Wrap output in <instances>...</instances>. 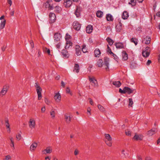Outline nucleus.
<instances>
[{
    "mask_svg": "<svg viewBox=\"0 0 160 160\" xmlns=\"http://www.w3.org/2000/svg\"><path fill=\"white\" fill-rule=\"evenodd\" d=\"M55 3H53L52 0H48L45 3V6L46 8H48L49 10H53L54 9Z\"/></svg>",
    "mask_w": 160,
    "mask_h": 160,
    "instance_id": "f257e3e1",
    "label": "nucleus"
},
{
    "mask_svg": "<svg viewBox=\"0 0 160 160\" xmlns=\"http://www.w3.org/2000/svg\"><path fill=\"white\" fill-rule=\"evenodd\" d=\"M35 87L36 88V90L38 95V98L39 100H41L42 98L41 92L42 89L37 83L35 84Z\"/></svg>",
    "mask_w": 160,
    "mask_h": 160,
    "instance_id": "f03ea898",
    "label": "nucleus"
},
{
    "mask_svg": "<svg viewBox=\"0 0 160 160\" xmlns=\"http://www.w3.org/2000/svg\"><path fill=\"white\" fill-rule=\"evenodd\" d=\"M70 38V36L67 33L65 36V39L67 41L66 43V45L65 47L66 49L68 48L70 46H72V42L69 40Z\"/></svg>",
    "mask_w": 160,
    "mask_h": 160,
    "instance_id": "7ed1b4c3",
    "label": "nucleus"
},
{
    "mask_svg": "<svg viewBox=\"0 0 160 160\" xmlns=\"http://www.w3.org/2000/svg\"><path fill=\"white\" fill-rule=\"evenodd\" d=\"M9 88V86L7 85L4 86L0 92V96L2 97L5 95L7 93Z\"/></svg>",
    "mask_w": 160,
    "mask_h": 160,
    "instance_id": "20e7f679",
    "label": "nucleus"
},
{
    "mask_svg": "<svg viewBox=\"0 0 160 160\" xmlns=\"http://www.w3.org/2000/svg\"><path fill=\"white\" fill-rule=\"evenodd\" d=\"M61 35L58 33H55L54 36V42L56 43L60 42L61 39Z\"/></svg>",
    "mask_w": 160,
    "mask_h": 160,
    "instance_id": "39448f33",
    "label": "nucleus"
},
{
    "mask_svg": "<svg viewBox=\"0 0 160 160\" xmlns=\"http://www.w3.org/2000/svg\"><path fill=\"white\" fill-rule=\"evenodd\" d=\"M29 126L31 129H33L35 127V121L33 118H31L28 122Z\"/></svg>",
    "mask_w": 160,
    "mask_h": 160,
    "instance_id": "423d86ee",
    "label": "nucleus"
},
{
    "mask_svg": "<svg viewBox=\"0 0 160 160\" xmlns=\"http://www.w3.org/2000/svg\"><path fill=\"white\" fill-rule=\"evenodd\" d=\"M73 28L76 30H79L81 27V25L77 21H75L73 23Z\"/></svg>",
    "mask_w": 160,
    "mask_h": 160,
    "instance_id": "0eeeda50",
    "label": "nucleus"
},
{
    "mask_svg": "<svg viewBox=\"0 0 160 160\" xmlns=\"http://www.w3.org/2000/svg\"><path fill=\"white\" fill-rule=\"evenodd\" d=\"M157 132L158 130L157 128H153L148 131L147 132V134L149 136H151L155 134Z\"/></svg>",
    "mask_w": 160,
    "mask_h": 160,
    "instance_id": "6e6552de",
    "label": "nucleus"
},
{
    "mask_svg": "<svg viewBox=\"0 0 160 160\" xmlns=\"http://www.w3.org/2000/svg\"><path fill=\"white\" fill-rule=\"evenodd\" d=\"M72 4V0H64L63 4L66 7H70Z\"/></svg>",
    "mask_w": 160,
    "mask_h": 160,
    "instance_id": "1a4fd4ad",
    "label": "nucleus"
},
{
    "mask_svg": "<svg viewBox=\"0 0 160 160\" xmlns=\"http://www.w3.org/2000/svg\"><path fill=\"white\" fill-rule=\"evenodd\" d=\"M49 16L51 22L53 23L54 22L56 18L55 14L54 13L51 12L49 14Z\"/></svg>",
    "mask_w": 160,
    "mask_h": 160,
    "instance_id": "9d476101",
    "label": "nucleus"
},
{
    "mask_svg": "<svg viewBox=\"0 0 160 160\" xmlns=\"http://www.w3.org/2000/svg\"><path fill=\"white\" fill-rule=\"evenodd\" d=\"M64 119L66 122L67 123H69L71 121V117H70V115H68V114H65L64 115Z\"/></svg>",
    "mask_w": 160,
    "mask_h": 160,
    "instance_id": "9b49d317",
    "label": "nucleus"
},
{
    "mask_svg": "<svg viewBox=\"0 0 160 160\" xmlns=\"http://www.w3.org/2000/svg\"><path fill=\"white\" fill-rule=\"evenodd\" d=\"M54 99L57 102H59L61 99V96L59 92L56 93L54 96Z\"/></svg>",
    "mask_w": 160,
    "mask_h": 160,
    "instance_id": "f8f14e48",
    "label": "nucleus"
},
{
    "mask_svg": "<svg viewBox=\"0 0 160 160\" xmlns=\"http://www.w3.org/2000/svg\"><path fill=\"white\" fill-rule=\"evenodd\" d=\"M52 150L50 147H47L46 149L42 151L43 154H50L52 152Z\"/></svg>",
    "mask_w": 160,
    "mask_h": 160,
    "instance_id": "ddd939ff",
    "label": "nucleus"
},
{
    "mask_svg": "<svg viewBox=\"0 0 160 160\" xmlns=\"http://www.w3.org/2000/svg\"><path fill=\"white\" fill-rule=\"evenodd\" d=\"M122 60L126 61L128 58V54L125 51H123L122 52Z\"/></svg>",
    "mask_w": 160,
    "mask_h": 160,
    "instance_id": "4468645a",
    "label": "nucleus"
},
{
    "mask_svg": "<svg viewBox=\"0 0 160 160\" xmlns=\"http://www.w3.org/2000/svg\"><path fill=\"white\" fill-rule=\"evenodd\" d=\"M115 45L117 49H120L124 48V45L122 42H116L115 43Z\"/></svg>",
    "mask_w": 160,
    "mask_h": 160,
    "instance_id": "2eb2a0df",
    "label": "nucleus"
},
{
    "mask_svg": "<svg viewBox=\"0 0 160 160\" xmlns=\"http://www.w3.org/2000/svg\"><path fill=\"white\" fill-rule=\"evenodd\" d=\"M124 89L125 93H127L129 94L132 93L134 91V89H131V88L127 87H124Z\"/></svg>",
    "mask_w": 160,
    "mask_h": 160,
    "instance_id": "dca6fc26",
    "label": "nucleus"
},
{
    "mask_svg": "<svg viewBox=\"0 0 160 160\" xmlns=\"http://www.w3.org/2000/svg\"><path fill=\"white\" fill-rule=\"evenodd\" d=\"M89 80L90 82H92L94 87H97L98 86L97 81L94 78H89Z\"/></svg>",
    "mask_w": 160,
    "mask_h": 160,
    "instance_id": "f3484780",
    "label": "nucleus"
},
{
    "mask_svg": "<svg viewBox=\"0 0 160 160\" xmlns=\"http://www.w3.org/2000/svg\"><path fill=\"white\" fill-rule=\"evenodd\" d=\"M80 47L78 45L75 46L76 53L77 56L80 55L81 53Z\"/></svg>",
    "mask_w": 160,
    "mask_h": 160,
    "instance_id": "a211bd4d",
    "label": "nucleus"
},
{
    "mask_svg": "<svg viewBox=\"0 0 160 160\" xmlns=\"http://www.w3.org/2000/svg\"><path fill=\"white\" fill-rule=\"evenodd\" d=\"M79 69L80 68L79 65L78 64L75 63L74 66L73 72H74L78 73L79 71Z\"/></svg>",
    "mask_w": 160,
    "mask_h": 160,
    "instance_id": "6ab92c4d",
    "label": "nucleus"
},
{
    "mask_svg": "<svg viewBox=\"0 0 160 160\" xmlns=\"http://www.w3.org/2000/svg\"><path fill=\"white\" fill-rule=\"evenodd\" d=\"M143 136L141 135H138L136 133H135L134 137L133 138V139L135 140H142V139Z\"/></svg>",
    "mask_w": 160,
    "mask_h": 160,
    "instance_id": "aec40b11",
    "label": "nucleus"
},
{
    "mask_svg": "<svg viewBox=\"0 0 160 160\" xmlns=\"http://www.w3.org/2000/svg\"><path fill=\"white\" fill-rule=\"evenodd\" d=\"M56 110L55 109H52L50 112V114L51 116V117L52 118H54L55 116L56 113Z\"/></svg>",
    "mask_w": 160,
    "mask_h": 160,
    "instance_id": "412c9836",
    "label": "nucleus"
},
{
    "mask_svg": "<svg viewBox=\"0 0 160 160\" xmlns=\"http://www.w3.org/2000/svg\"><path fill=\"white\" fill-rule=\"evenodd\" d=\"M94 53L95 57H99L100 56L101 53L98 48H96L94 50Z\"/></svg>",
    "mask_w": 160,
    "mask_h": 160,
    "instance_id": "4be33fe9",
    "label": "nucleus"
},
{
    "mask_svg": "<svg viewBox=\"0 0 160 160\" xmlns=\"http://www.w3.org/2000/svg\"><path fill=\"white\" fill-rule=\"evenodd\" d=\"M61 53L63 57L65 58H68L69 56V54L67 50L63 49Z\"/></svg>",
    "mask_w": 160,
    "mask_h": 160,
    "instance_id": "5701e85b",
    "label": "nucleus"
},
{
    "mask_svg": "<svg viewBox=\"0 0 160 160\" xmlns=\"http://www.w3.org/2000/svg\"><path fill=\"white\" fill-rule=\"evenodd\" d=\"M92 26L91 25H88L86 27V32L88 33H90L92 30Z\"/></svg>",
    "mask_w": 160,
    "mask_h": 160,
    "instance_id": "b1692460",
    "label": "nucleus"
},
{
    "mask_svg": "<svg viewBox=\"0 0 160 160\" xmlns=\"http://www.w3.org/2000/svg\"><path fill=\"white\" fill-rule=\"evenodd\" d=\"M106 18L108 21H112L113 20V18L112 15L110 14H106Z\"/></svg>",
    "mask_w": 160,
    "mask_h": 160,
    "instance_id": "393cba45",
    "label": "nucleus"
},
{
    "mask_svg": "<svg viewBox=\"0 0 160 160\" xmlns=\"http://www.w3.org/2000/svg\"><path fill=\"white\" fill-rule=\"evenodd\" d=\"M129 17V14L128 12L126 11L123 12L122 15V18L123 19H127Z\"/></svg>",
    "mask_w": 160,
    "mask_h": 160,
    "instance_id": "a878e982",
    "label": "nucleus"
},
{
    "mask_svg": "<svg viewBox=\"0 0 160 160\" xmlns=\"http://www.w3.org/2000/svg\"><path fill=\"white\" fill-rule=\"evenodd\" d=\"M9 138L11 142L10 143V146L12 149H14L15 148L14 145V138L12 137H10Z\"/></svg>",
    "mask_w": 160,
    "mask_h": 160,
    "instance_id": "bb28decb",
    "label": "nucleus"
},
{
    "mask_svg": "<svg viewBox=\"0 0 160 160\" xmlns=\"http://www.w3.org/2000/svg\"><path fill=\"white\" fill-rule=\"evenodd\" d=\"M37 146V143L36 142H34L32 143L30 146V149L31 151L34 150Z\"/></svg>",
    "mask_w": 160,
    "mask_h": 160,
    "instance_id": "cd10ccee",
    "label": "nucleus"
},
{
    "mask_svg": "<svg viewBox=\"0 0 160 160\" xmlns=\"http://www.w3.org/2000/svg\"><path fill=\"white\" fill-rule=\"evenodd\" d=\"M122 24L121 22H119L116 27V29L117 32H119L122 29Z\"/></svg>",
    "mask_w": 160,
    "mask_h": 160,
    "instance_id": "c85d7f7f",
    "label": "nucleus"
},
{
    "mask_svg": "<svg viewBox=\"0 0 160 160\" xmlns=\"http://www.w3.org/2000/svg\"><path fill=\"white\" fill-rule=\"evenodd\" d=\"M75 14L76 16L77 17H79L80 16V8H79L78 7L77 8L75 12Z\"/></svg>",
    "mask_w": 160,
    "mask_h": 160,
    "instance_id": "c756f323",
    "label": "nucleus"
},
{
    "mask_svg": "<svg viewBox=\"0 0 160 160\" xmlns=\"http://www.w3.org/2000/svg\"><path fill=\"white\" fill-rule=\"evenodd\" d=\"M103 12L101 11L98 10L97 12L96 16L99 18H102L103 16Z\"/></svg>",
    "mask_w": 160,
    "mask_h": 160,
    "instance_id": "7c9ffc66",
    "label": "nucleus"
},
{
    "mask_svg": "<svg viewBox=\"0 0 160 160\" xmlns=\"http://www.w3.org/2000/svg\"><path fill=\"white\" fill-rule=\"evenodd\" d=\"M112 84L117 88L119 87L121 85V83L119 81H113Z\"/></svg>",
    "mask_w": 160,
    "mask_h": 160,
    "instance_id": "2f4dec72",
    "label": "nucleus"
},
{
    "mask_svg": "<svg viewBox=\"0 0 160 160\" xmlns=\"http://www.w3.org/2000/svg\"><path fill=\"white\" fill-rule=\"evenodd\" d=\"M142 55L144 57H148L150 55V52L148 51H146L143 50L142 52Z\"/></svg>",
    "mask_w": 160,
    "mask_h": 160,
    "instance_id": "473e14b6",
    "label": "nucleus"
},
{
    "mask_svg": "<svg viewBox=\"0 0 160 160\" xmlns=\"http://www.w3.org/2000/svg\"><path fill=\"white\" fill-rule=\"evenodd\" d=\"M6 23V20L5 19H4L1 21L0 25V29H3L4 28Z\"/></svg>",
    "mask_w": 160,
    "mask_h": 160,
    "instance_id": "72a5a7b5",
    "label": "nucleus"
},
{
    "mask_svg": "<svg viewBox=\"0 0 160 160\" xmlns=\"http://www.w3.org/2000/svg\"><path fill=\"white\" fill-rule=\"evenodd\" d=\"M106 40L110 46L112 45L114 42V41L109 37L107 38Z\"/></svg>",
    "mask_w": 160,
    "mask_h": 160,
    "instance_id": "f704fd0d",
    "label": "nucleus"
},
{
    "mask_svg": "<svg viewBox=\"0 0 160 160\" xmlns=\"http://www.w3.org/2000/svg\"><path fill=\"white\" fill-rule=\"evenodd\" d=\"M105 141H112V138L110 136V135L108 134H105Z\"/></svg>",
    "mask_w": 160,
    "mask_h": 160,
    "instance_id": "c9c22d12",
    "label": "nucleus"
},
{
    "mask_svg": "<svg viewBox=\"0 0 160 160\" xmlns=\"http://www.w3.org/2000/svg\"><path fill=\"white\" fill-rule=\"evenodd\" d=\"M104 64L106 67L105 68V69L106 70H107V69L109 68L108 66H109V59H104Z\"/></svg>",
    "mask_w": 160,
    "mask_h": 160,
    "instance_id": "e433bc0d",
    "label": "nucleus"
},
{
    "mask_svg": "<svg viewBox=\"0 0 160 160\" xmlns=\"http://www.w3.org/2000/svg\"><path fill=\"white\" fill-rule=\"evenodd\" d=\"M103 61L101 59H99L97 62V64L99 67H101L103 65Z\"/></svg>",
    "mask_w": 160,
    "mask_h": 160,
    "instance_id": "4c0bfd02",
    "label": "nucleus"
},
{
    "mask_svg": "<svg viewBox=\"0 0 160 160\" xmlns=\"http://www.w3.org/2000/svg\"><path fill=\"white\" fill-rule=\"evenodd\" d=\"M144 41H145V43L146 44H148L150 43L151 38L148 37H146L144 39Z\"/></svg>",
    "mask_w": 160,
    "mask_h": 160,
    "instance_id": "58836bf2",
    "label": "nucleus"
},
{
    "mask_svg": "<svg viewBox=\"0 0 160 160\" xmlns=\"http://www.w3.org/2000/svg\"><path fill=\"white\" fill-rule=\"evenodd\" d=\"M55 11L56 12H59L61 10V8L59 6H55L54 4Z\"/></svg>",
    "mask_w": 160,
    "mask_h": 160,
    "instance_id": "ea45409f",
    "label": "nucleus"
},
{
    "mask_svg": "<svg viewBox=\"0 0 160 160\" xmlns=\"http://www.w3.org/2000/svg\"><path fill=\"white\" fill-rule=\"evenodd\" d=\"M137 2V0H130V2H128V4L131 5L132 6H134L136 5Z\"/></svg>",
    "mask_w": 160,
    "mask_h": 160,
    "instance_id": "a19ab883",
    "label": "nucleus"
},
{
    "mask_svg": "<svg viewBox=\"0 0 160 160\" xmlns=\"http://www.w3.org/2000/svg\"><path fill=\"white\" fill-rule=\"evenodd\" d=\"M5 125L7 128H9V127H10L9 120L8 118H6L5 120Z\"/></svg>",
    "mask_w": 160,
    "mask_h": 160,
    "instance_id": "79ce46f5",
    "label": "nucleus"
},
{
    "mask_svg": "<svg viewBox=\"0 0 160 160\" xmlns=\"http://www.w3.org/2000/svg\"><path fill=\"white\" fill-rule=\"evenodd\" d=\"M131 41L133 42L135 45H136L138 44V40L135 38H132Z\"/></svg>",
    "mask_w": 160,
    "mask_h": 160,
    "instance_id": "37998d69",
    "label": "nucleus"
},
{
    "mask_svg": "<svg viewBox=\"0 0 160 160\" xmlns=\"http://www.w3.org/2000/svg\"><path fill=\"white\" fill-rule=\"evenodd\" d=\"M98 108L101 111L103 112L105 111V109L100 104L98 105Z\"/></svg>",
    "mask_w": 160,
    "mask_h": 160,
    "instance_id": "c03bdc74",
    "label": "nucleus"
},
{
    "mask_svg": "<svg viewBox=\"0 0 160 160\" xmlns=\"http://www.w3.org/2000/svg\"><path fill=\"white\" fill-rule=\"evenodd\" d=\"M129 106L131 107H132V105L133 104V102L132 98H129Z\"/></svg>",
    "mask_w": 160,
    "mask_h": 160,
    "instance_id": "a18cd8bd",
    "label": "nucleus"
},
{
    "mask_svg": "<svg viewBox=\"0 0 160 160\" xmlns=\"http://www.w3.org/2000/svg\"><path fill=\"white\" fill-rule=\"evenodd\" d=\"M44 52H45L47 53L49 55H50V50L47 48H45L44 50Z\"/></svg>",
    "mask_w": 160,
    "mask_h": 160,
    "instance_id": "49530a36",
    "label": "nucleus"
},
{
    "mask_svg": "<svg viewBox=\"0 0 160 160\" xmlns=\"http://www.w3.org/2000/svg\"><path fill=\"white\" fill-rule=\"evenodd\" d=\"M106 144L108 145V146L109 147H111L112 145V141H105Z\"/></svg>",
    "mask_w": 160,
    "mask_h": 160,
    "instance_id": "de8ad7c7",
    "label": "nucleus"
},
{
    "mask_svg": "<svg viewBox=\"0 0 160 160\" xmlns=\"http://www.w3.org/2000/svg\"><path fill=\"white\" fill-rule=\"evenodd\" d=\"M111 54H112L113 57L114 58V59L117 61H118V60L119 58L115 54L113 53L112 52V53H111Z\"/></svg>",
    "mask_w": 160,
    "mask_h": 160,
    "instance_id": "09e8293b",
    "label": "nucleus"
},
{
    "mask_svg": "<svg viewBox=\"0 0 160 160\" xmlns=\"http://www.w3.org/2000/svg\"><path fill=\"white\" fill-rule=\"evenodd\" d=\"M16 138L18 140H20L21 138V135L19 133L18 134L16 135Z\"/></svg>",
    "mask_w": 160,
    "mask_h": 160,
    "instance_id": "8fccbe9b",
    "label": "nucleus"
},
{
    "mask_svg": "<svg viewBox=\"0 0 160 160\" xmlns=\"http://www.w3.org/2000/svg\"><path fill=\"white\" fill-rule=\"evenodd\" d=\"M126 134L128 136H131V132L128 130H127L125 132Z\"/></svg>",
    "mask_w": 160,
    "mask_h": 160,
    "instance_id": "3c124183",
    "label": "nucleus"
},
{
    "mask_svg": "<svg viewBox=\"0 0 160 160\" xmlns=\"http://www.w3.org/2000/svg\"><path fill=\"white\" fill-rule=\"evenodd\" d=\"M86 46L83 45L82 48V51L83 53H85L87 52V49L86 48Z\"/></svg>",
    "mask_w": 160,
    "mask_h": 160,
    "instance_id": "603ef678",
    "label": "nucleus"
},
{
    "mask_svg": "<svg viewBox=\"0 0 160 160\" xmlns=\"http://www.w3.org/2000/svg\"><path fill=\"white\" fill-rule=\"evenodd\" d=\"M119 92L122 94L125 93V91L124 87L123 88V90H122L121 88L119 89Z\"/></svg>",
    "mask_w": 160,
    "mask_h": 160,
    "instance_id": "864d4df0",
    "label": "nucleus"
},
{
    "mask_svg": "<svg viewBox=\"0 0 160 160\" xmlns=\"http://www.w3.org/2000/svg\"><path fill=\"white\" fill-rule=\"evenodd\" d=\"M45 102L48 105H49L50 103V102L47 98H45Z\"/></svg>",
    "mask_w": 160,
    "mask_h": 160,
    "instance_id": "5fc2aeb1",
    "label": "nucleus"
},
{
    "mask_svg": "<svg viewBox=\"0 0 160 160\" xmlns=\"http://www.w3.org/2000/svg\"><path fill=\"white\" fill-rule=\"evenodd\" d=\"M11 159V156L8 155L6 156L5 158L4 159V160H10Z\"/></svg>",
    "mask_w": 160,
    "mask_h": 160,
    "instance_id": "6e6d98bb",
    "label": "nucleus"
},
{
    "mask_svg": "<svg viewBox=\"0 0 160 160\" xmlns=\"http://www.w3.org/2000/svg\"><path fill=\"white\" fill-rule=\"evenodd\" d=\"M91 108H88L87 109V114L89 115H91L90 111H91Z\"/></svg>",
    "mask_w": 160,
    "mask_h": 160,
    "instance_id": "4d7b16f0",
    "label": "nucleus"
},
{
    "mask_svg": "<svg viewBox=\"0 0 160 160\" xmlns=\"http://www.w3.org/2000/svg\"><path fill=\"white\" fill-rule=\"evenodd\" d=\"M66 92L67 93H69L71 95H72V94L70 92V90L69 88H66Z\"/></svg>",
    "mask_w": 160,
    "mask_h": 160,
    "instance_id": "13d9d810",
    "label": "nucleus"
},
{
    "mask_svg": "<svg viewBox=\"0 0 160 160\" xmlns=\"http://www.w3.org/2000/svg\"><path fill=\"white\" fill-rule=\"evenodd\" d=\"M122 154H123L125 156H128V154L125 151L123 150L122 151Z\"/></svg>",
    "mask_w": 160,
    "mask_h": 160,
    "instance_id": "bf43d9fd",
    "label": "nucleus"
},
{
    "mask_svg": "<svg viewBox=\"0 0 160 160\" xmlns=\"http://www.w3.org/2000/svg\"><path fill=\"white\" fill-rule=\"evenodd\" d=\"M79 152V151L78 149H76L75 150L74 152V154L75 156H76L78 154Z\"/></svg>",
    "mask_w": 160,
    "mask_h": 160,
    "instance_id": "052dcab7",
    "label": "nucleus"
},
{
    "mask_svg": "<svg viewBox=\"0 0 160 160\" xmlns=\"http://www.w3.org/2000/svg\"><path fill=\"white\" fill-rule=\"evenodd\" d=\"M107 48L108 49V52H109V53L110 54H111V53H112V52L110 48L109 47V46L108 45H107Z\"/></svg>",
    "mask_w": 160,
    "mask_h": 160,
    "instance_id": "680f3d73",
    "label": "nucleus"
},
{
    "mask_svg": "<svg viewBox=\"0 0 160 160\" xmlns=\"http://www.w3.org/2000/svg\"><path fill=\"white\" fill-rule=\"evenodd\" d=\"M57 43L58 44L56 45V47H57V48L59 49L60 47L61 43H60V42H58Z\"/></svg>",
    "mask_w": 160,
    "mask_h": 160,
    "instance_id": "e2e57ef3",
    "label": "nucleus"
},
{
    "mask_svg": "<svg viewBox=\"0 0 160 160\" xmlns=\"http://www.w3.org/2000/svg\"><path fill=\"white\" fill-rule=\"evenodd\" d=\"M145 160H152V159L151 157L147 156L145 158Z\"/></svg>",
    "mask_w": 160,
    "mask_h": 160,
    "instance_id": "0e129e2a",
    "label": "nucleus"
},
{
    "mask_svg": "<svg viewBox=\"0 0 160 160\" xmlns=\"http://www.w3.org/2000/svg\"><path fill=\"white\" fill-rule=\"evenodd\" d=\"M30 43L32 48H33L34 47V43L32 40H31L30 42Z\"/></svg>",
    "mask_w": 160,
    "mask_h": 160,
    "instance_id": "69168bd1",
    "label": "nucleus"
},
{
    "mask_svg": "<svg viewBox=\"0 0 160 160\" xmlns=\"http://www.w3.org/2000/svg\"><path fill=\"white\" fill-rule=\"evenodd\" d=\"M137 31H139V32H141V28L140 27H138L137 28Z\"/></svg>",
    "mask_w": 160,
    "mask_h": 160,
    "instance_id": "338daca9",
    "label": "nucleus"
},
{
    "mask_svg": "<svg viewBox=\"0 0 160 160\" xmlns=\"http://www.w3.org/2000/svg\"><path fill=\"white\" fill-rule=\"evenodd\" d=\"M151 61L150 60H148V61L146 63V64L147 65H149L151 63Z\"/></svg>",
    "mask_w": 160,
    "mask_h": 160,
    "instance_id": "774afa93",
    "label": "nucleus"
}]
</instances>
